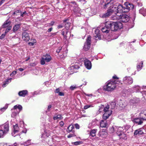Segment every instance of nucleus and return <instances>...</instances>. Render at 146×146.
Masks as SVG:
<instances>
[{
    "instance_id": "f257e3e1",
    "label": "nucleus",
    "mask_w": 146,
    "mask_h": 146,
    "mask_svg": "<svg viewBox=\"0 0 146 146\" xmlns=\"http://www.w3.org/2000/svg\"><path fill=\"white\" fill-rule=\"evenodd\" d=\"M101 3L104 5V8H106L109 7L107 12L102 15H100V17L102 18H106L109 16L111 15L114 13L116 15V13L117 12H121V9H119V5L117 3H113L112 1L110 0H101Z\"/></svg>"
},
{
    "instance_id": "f03ea898",
    "label": "nucleus",
    "mask_w": 146,
    "mask_h": 146,
    "mask_svg": "<svg viewBox=\"0 0 146 146\" xmlns=\"http://www.w3.org/2000/svg\"><path fill=\"white\" fill-rule=\"evenodd\" d=\"M116 81H109L107 82L104 86V89L106 91H111L115 88L117 86L116 84L118 83ZM119 83L120 82L119 81Z\"/></svg>"
},
{
    "instance_id": "7ed1b4c3",
    "label": "nucleus",
    "mask_w": 146,
    "mask_h": 146,
    "mask_svg": "<svg viewBox=\"0 0 146 146\" xmlns=\"http://www.w3.org/2000/svg\"><path fill=\"white\" fill-rule=\"evenodd\" d=\"M122 13L118 12L117 13H115L116 15L114 17V19H116L123 22H128L129 20V16L123 14Z\"/></svg>"
},
{
    "instance_id": "20e7f679",
    "label": "nucleus",
    "mask_w": 146,
    "mask_h": 146,
    "mask_svg": "<svg viewBox=\"0 0 146 146\" xmlns=\"http://www.w3.org/2000/svg\"><path fill=\"white\" fill-rule=\"evenodd\" d=\"M134 7L133 5L131 3L127 2L125 3L123 6L119 5V9H121V12H127L130 10L133 9Z\"/></svg>"
},
{
    "instance_id": "39448f33",
    "label": "nucleus",
    "mask_w": 146,
    "mask_h": 146,
    "mask_svg": "<svg viewBox=\"0 0 146 146\" xmlns=\"http://www.w3.org/2000/svg\"><path fill=\"white\" fill-rule=\"evenodd\" d=\"M9 130V125L7 123L0 125V138L2 137Z\"/></svg>"
},
{
    "instance_id": "423d86ee",
    "label": "nucleus",
    "mask_w": 146,
    "mask_h": 146,
    "mask_svg": "<svg viewBox=\"0 0 146 146\" xmlns=\"http://www.w3.org/2000/svg\"><path fill=\"white\" fill-rule=\"evenodd\" d=\"M70 5V9L72 10L74 13L77 14L80 13V10L75 2H71Z\"/></svg>"
},
{
    "instance_id": "0eeeda50",
    "label": "nucleus",
    "mask_w": 146,
    "mask_h": 146,
    "mask_svg": "<svg viewBox=\"0 0 146 146\" xmlns=\"http://www.w3.org/2000/svg\"><path fill=\"white\" fill-rule=\"evenodd\" d=\"M109 106L108 105L104 109V113L103 114V118L105 120L107 119L112 113V111L111 110H109Z\"/></svg>"
},
{
    "instance_id": "6e6552de",
    "label": "nucleus",
    "mask_w": 146,
    "mask_h": 146,
    "mask_svg": "<svg viewBox=\"0 0 146 146\" xmlns=\"http://www.w3.org/2000/svg\"><path fill=\"white\" fill-rule=\"evenodd\" d=\"M51 60V57L50 55L48 54H46L44 55L42 58L40 62L41 64L42 65H44L45 64V62H49Z\"/></svg>"
},
{
    "instance_id": "1a4fd4ad",
    "label": "nucleus",
    "mask_w": 146,
    "mask_h": 146,
    "mask_svg": "<svg viewBox=\"0 0 146 146\" xmlns=\"http://www.w3.org/2000/svg\"><path fill=\"white\" fill-rule=\"evenodd\" d=\"M91 37L89 36L87 38L86 42L85 43L83 49L86 51L88 50L90 48L91 41Z\"/></svg>"
},
{
    "instance_id": "9d476101",
    "label": "nucleus",
    "mask_w": 146,
    "mask_h": 146,
    "mask_svg": "<svg viewBox=\"0 0 146 146\" xmlns=\"http://www.w3.org/2000/svg\"><path fill=\"white\" fill-rule=\"evenodd\" d=\"M112 26H113L115 28L113 30L115 31L119 29H120L123 27L122 24L120 22H115L112 23Z\"/></svg>"
},
{
    "instance_id": "9b49d317",
    "label": "nucleus",
    "mask_w": 146,
    "mask_h": 146,
    "mask_svg": "<svg viewBox=\"0 0 146 146\" xmlns=\"http://www.w3.org/2000/svg\"><path fill=\"white\" fill-rule=\"evenodd\" d=\"M84 64L86 68L90 70L92 68L91 62L87 59H85L84 60Z\"/></svg>"
},
{
    "instance_id": "f8f14e48",
    "label": "nucleus",
    "mask_w": 146,
    "mask_h": 146,
    "mask_svg": "<svg viewBox=\"0 0 146 146\" xmlns=\"http://www.w3.org/2000/svg\"><path fill=\"white\" fill-rule=\"evenodd\" d=\"M123 81L127 84H130L132 83L133 80L132 78L130 77H124Z\"/></svg>"
},
{
    "instance_id": "ddd939ff",
    "label": "nucleus",
    "mask_w": 146,
    "mask_h": 146,
    "mask_svg": "<svg viewBox=\"0 0 146 146\" xmlns=\"http://www.w3.org/2000/svg\"><path fill=\"white\" fill-rule=\"evenodd\" d=\"M22 38L25 41H28L30 39L29 33L25 32L22 33Z\"/></svg>"
},
{
    "instance_id": "4468645a",
    "label": "nucleus",
    "mask_w": 146,
    "mask_h": 146,
    "mask_svg": "<svg viewBox=\"0 0 146 146\" xmlns=\"http://www.w3.org/2000/svg\"><path fill=\"white\" fill-rule=\"evenodd\" d=\"M98 135L100 137L104 138L107 136V133L105 131V130L103 129L99 132Z\"/></svg>"
},
{
    "instance_id": "2eb2a0df",
    "label": "nucleus",
    "mask_w": 146,
    "mask_h": 146,
    "mask_svg": "<svg viewBox=\"0 0 146 146\" xmlns=\"http://www.w3.org/2000/svg\"><path fill=\"white\" fill-rule=\"evenodd\" d=\"M13 125V131L12 133V134L13 136L15 137L17 134L15 135L19 131V129L17 124H16L15 125Z\"/></svg>"
},
{
    "instance_id": "dca6fc26",
    "label": "nucleus",
    "mask_w": 146,
    "mask_h": 146,
    "mask_svg": "<svg viewBox=\"0 0 146 146\" xmlns=\"http://www.w3.org/2000/svg\"><path fill=\"white\" fill-rule=\"evenodd\" d=\"M114 22L111 21L107 22L106 23V26L107 27H108V29H110V30L112 31H115V30H113V29H114L115 28L113 26H112V23Z\"/></svg>"
},
{
    "instance_id": "f3484780",
    "label": "nucleus",
    "mask_w": 146,
    "mask_h": 146,
    "mask_svg": "<svg viewBox=\"0 0 146 146\" xmlns=\"http://www.w3.org/2000/svg\"><path fill=\"white\" fill-rule=\"evenodd\" d=\"M139 102V100L138 99L137 100L134 99L133 100H130L129 104L131 106H132V107H133L134 106H136V105Z\"/></svg>"
},
{
    "instance_id": "a211bd4d",
    "label": "nucleus",
    "mask_w": 146,
    "mask_h": 146,
    "mask_svg": "<svg viewBox=\"0 0 146 146\" xmlns=\"http://www.w3.org/2000/svg\"><path fill=\"white\" fill-rule=\"evenodd\" d=\"M68 52V50L66 48L64 49L63 51H62V54H59L60 57L62 58H64L67 56V54Z\"/></svg>"
},
{
    "instance_id": "6ab92c4d",
    "label": "nucleus",
    "mask_w": 146,
    "mask_h": 146,
    "mask_svg": "<svg viewBox=\"0 0 146 146\" xmlns=\"http://www.w3.org/2000/svg\"><path fill=\"white\" fill-rule=\"evenodd\" d=\"M139 115L142 119L146 120V110H142L140 113Z\"/></svg>"
},
{
    "instance_id": "aec40b11",
    "label": "nucleus",
    "mask_w": 146,
    "mask_h": 146,
    "mask_svg": "<svg viewBox=\"0 0 146 146\" xmlns=\"http://www.w3.org/2000/svg\"><path fill=\"white\" fill-rule=\"evenodd\" d=\"M123 129L121 127H117V129H116V132L117 134L119 136H120L121 134L123 133Z\"/></svg>"
},
{
    "instance_id": "412c9836",
    "label": "nucleus",
    "mask_w": 146,
    "mask_h": 146,
    "mask_svg": "<svg viewBox=\"0 0 146 146\" xmlns=\"http://www.w3.org/2000/svg\"><path fill=\"white\" fill-rule=\"evenodd\" d=\"M100 125L102 127H107L108 125L106 120H102L100 122Z\"/></svg>"
},
{
    "instance_id": "4be33fe9",
    "label": "nucleus",
    "mask_w": 146,
    "mask_h": 146,
    "mask_svg": "<svg viewBox=\"0 0 146 146\" xmlns=\"http://www.w3.org/2000/svg\"><path fill=\"white\" fill-rule=\"evenodd\" d=\"M119 106L122 108H124L126 105V102H125L121 100L119 101Z\"/></svg>"
},
{
    "instance_id": "5701e85b",
    "label": "nucleus",
    "mask_w": 146,
    "mask_h": 146,
    "mask_svg": "<svg viewBox=\"0 0 146 146\" xmlns=\"http://www.w3.org/2000/svg\"><path fill=\"white\" fill-rule=\"evenodd\" d=\"M94 36L96 38H98L99 39L101 38V36L100 33V30L99 29H96L95 31V33L94 34Z\"/></svg>"
},
{
    "instance_id": "b1692460",
    "label": "nucleus",
    "mask_w": 146,
    "mask_h": 146,
    "mask_svg": "<svg viewBox=\"0 0 146 146\" xmlns=\"http://www.w3.org/2000/svg\"><path fill=\"white\" fill-rule=\"evenodd\" d=\"M27 91L26 90H23L20 91L18 94L20 96L25 97L27 94Z\"/></svg>"
},
{
    "instance_id": "393cba45",
    "label": "nucleus",
    "mask_w": 146,
    "mask_h": 146,
    "mask_svg": "<svg viewBox=\"0 0 146 146\" xmlns=\"http://www.w3.org/2000/svg\"><path fill=\"white\" fill-rule=\"evenodd\" d=\"M143 133V131L141 129H139L135 130L134 132V135H140Z\"/></svg>"
},
{
    "instance_id": "a878e982",
    "label": "nucleus",
    "mask_w": 146,
    "mask_h": 146,
    "mask_svg": "<svg viewBox=\"0 0 146 146\" xmlns=\"http://www.w3.org/2000/svg\"><path fill=\"white\" fill-rule=\"evenodd\" d=\"M141 119L140 118H135L134 119L133 121L135 123L138 125H140L143 123V121L141 120Z\"/></svg>"
},
{
    "instance_id": "bb28decb",
    "label": "nucleus",
    "mask_w": 146,
    "mask_h": 146,
    "mask_svg": "<svg viewBox=\"0 0 146 146\" xmlns=\"http://www.w3.org/2000/svg\"><path fill=\"white\" fill-rule=\"evenodd\" d=\"M105 27L102 28L101 29V31L103 33H108L109 32L110 29H108V27H107L106 26V24H105Z\"/></svg>"
},
{
    "instance_id": "cd10ccee",
    "label": "nucleus",
    "mask_w": 146,
    "mask_h": 146,
    "mask_svg": "<svg viewBox=\"0 0 146 146\" xmlns=\"http://www.w3.org/2000/svg\"><path fill=\"white\" fill-rule=\"evenodd\" d=\"M11 24V22L8 20L6 21L4 23L3 25V28H6L7 27H9L10 26Z\"/></svg>"
},
{
    "instance_id": "c85d7f7f",
    "label": "nucleus",
    "mask_w": 146,
    "mask_h": 146,
    "mask_svg": "<svg viewBox=\"0 0 146 146\" xmlns=\"http://www.w3.org/2000/svg\"><path fill=\"white\" fill-rule=\"evenodd\" d=\"M73 125H70L67 128V132H70L72 131V133L74 132V131L73 130Z\"/></svg>"
},
{
    "instance_id": "c756f323",
    "label": "nucleus",
    "mask_w": 146,
    "mask_h": 146,
    "mask_svg": "<svg viewBox=\"0 0 146 146\" xmlns=\"http://www.w3.org/2000/svg\"><path fill=\"white\" fill-rule=\"evenodd\" d=\"M12 79V78H10L8 79H7L4 82L3 84V87H5L9 83L11 82Z\"/></svg>"
},
{
    "instance_id": "7c9ffc66",
    "label": "nucleus",
    "mask_w": 146,
    "mask_h": 146,
    "mask_svg": "<svg viewBox=\"0 0 146 146\" xmlns=\"http://www.w3.org/2000/svg\"><path fill=\"white\" fill-rule=\"evenodd\" d=\"M139 13L142 14L144 16H146V9L142 8L139 10Z\"/></svg>"
},
{
    "instance_id": "2f4dec72",
    "label": "nucleus",
    "mask_w": 146,
    "mask_h": 146,
    "mask_svg": "<svg viewBox=\"0 0 146 146\" xmlns=\"http://www.w3.org/2000/svg\"><path fill=\"white\" fill-rule=\"evenodd\" d=\"M11 110L12 111V113L11 115V116L12 117H15L19 113V112H18L17 111H16V110H15L12 109Z\"/></svg>"
},
{
    "instance_id": "473e14b6",
    "label": "nucleus",
    "mask_w": 146,
    "mask_h": 146,
    "mask_svg": "<svg viewBox=\"0 0 146 146\" xmlns=\"http://www.w3.org/2000/svg\"><path fill=\"white\" fill-rule=\"evenodd\" d=\"M50 135V133L48 132L45 131L44 133L42 134V137L46 138L48 137Z\"/></svg>"
},
{
    "instance_id": "72a5a7b5",
    "label": "nucleus",
    "mask_w": 146,
    "mask_h": 146,
    "mask_svg": "<svg viewBox=\"0 0 146 146\" xmlns=\"http://www.w3.org/2000/svg\"><path fill=\"white\" fill-rule=\"evenodd\" d=\"M99 109L98 111V112L99 113L102 112L103 111H104V109L106 108V107H104V106L101 105L100 106H99Z\"/></svg>"
},
{
    "instance_id": "f704fd0d",
    "label": "nucleus",
    "mask_w": 146,
    "mask_h": 146,
    "mask_svg": "<svg viewBox=\"0 0 146 146\" xmlns=\"http://www.w3.org/2000/svg\"><path fill=\"white\" fill-rule=\"evenodd\" d=\"M97 131V129H93L90 132V135L93 137L95 136L96 135V133Z\"/></svg>"
},
{
    "instance_id": "c9c22d12",
    "label": "nucleus",
    "mask_w": 146,
    "mask_h": 146,
    "mask_svg": "<svg viewBox=\"0 0 146 146\" xmlns=\"http://www.w3.org/2000/svg\"><path fill=\"white\" fill-rule=\"evenodd\" d=\"M20 26V24H18L15 25L13 27V31L14 32L17 31L19 29Z\"/></svg>"
},
{
    "instance_id": "e433bc0d",
    "label": "nucleus",
    "mask_w": 146,
    "mask_h": 146,
    "mask_svg": "<svg viewBox=\"0 0 146 146\" xmlns=\"http://www.w3.org/2000/svg\"><path fill=\"white\" fill-rule=\"evenodd\" d=\"M31 40V42L28 43L29 45L30 46H33L36 43V42L35 39H33Z\"/></svg>"
},
{
    "instance_id": "4c0bfd02",
    "label": "nucleus",
    "mask_w": 146,
    "mask_h": 146,
    "mask_svg": "<svg viewBox=\"0 0 146 146\" xmlns=\"http://www.w3.org/2000/svg\"><path fill=\"white\" fill-rule=\"evenodd\" d=\"M63 118L61 115H58L56 116H54L53 117V119L54 120H56L58 119H61Z\"/></svg>"
},
{
    "instance_id": "58836bf2",
    "label": "nucleus",
    "mask_w": 146,
    "mask_h": 146,
    "mask_svg": "<svg viewBox=\"0 0 146 146\" xmlns=\"http://www.w3.org/2000/svg\"><path fill=\"white\" fill-rule=\"evenodd\" d=\"M143 64V62H141V63H139V64H137V68L139 71V70H140L141 69V68L142 67V65Z\"/></svg>"
},
{
    "instance_id": "ea45409f",
    "label": "nucleus",
    "mask_w": 146,
    "mask_h": 146,
    "mask_svg": "<svg viewBox=\"0 0 146 146\" xmlns=\"http://www.w3.org/2000/svg\"><path fill=\"white\" fill-rule=\"evenodd\" d=\"M120 137V138L122 139H126L127 137L125 134H124L123 133H122L121 134V135Z\"/></svg>"
},
{
    "instance_id": "a19ab883",
    "label": "nucleus",
    "mask_w": 146,
    "mask_h": 146,
    "mask_svg": "<svg viewBox=\"0 0 146 146\" xmlns=\"http://www.w3.org/2000/svg\"><path fill=\"white\" fill-rule=\"evenodd\" d=\"M117 129V127L113 126L110 129V131L111 133H113L115 132H116V129Z\"/></svg>"
},
{
    "instance_id": "79ce46f5",
    "label": "nucleus",
    "mask_w": 146,
    "mask_h": 146,
    "mask_svg": "<svg viewBox=\"0 0 146 146\" xmlns=\"http://www.w3.org/2000/svg\"><path fill=\"white\" fill-rule=\"evenodd\" d=\"M72 66L74 67V69H75L76 71H77V70L79 68V66L78 63H76L74 65H72Z\"/></svg>"
},
{
    "instance_id": "37998d69",
    "label": "nucleus",
    "mask_w": 146,
    "mask_h": 146,
    "mask_svg": "<svg viewBox=\"0 0 146 146\" xmlns=\"http://www.w3.org/2000/svg\"><path fill=\"white\" fill-rule=\"evenodd\" d=\"M68 70L72 72V73H73L74 72H77L76 70H75V69H74V67L72 66L68 68Z\"/></svg>"
},
{
    "instance_id": "c03bdc74",
    "label": "nucleus",
    "mask_w": 146,
    "mask_h": 146,
    "mask_svg": "<svg viewBox=\"0 0 146 146\" xmlns=\"http://www.w3.org/2000/svg\"><path fill=\"white\" fill-rule=\"evenodd\" d=\"M94 107V106L93 105H87L84 106V110H86L89 108L93 107Z\"/></svg>"
},
{
    "instance_id": "a18cd8bd",
    "label": "nucleus",
    "mask_w": 146,
    "mask_h": 146,
    "mask_svg": "<svg viewBox=\"0 0 146 146\" xmlns=\"http://www.w3.org/2000/svg\"><path fill=\"white\" fill-rule=\"evenodd\" d=\"M21 11L19 10H17L15 11L13 13L14 15H19V13L21 14Z\"/></svg>"
},
{
    "instance_id": "49530a36",
    "label": "nucleus",
    "mask_w": 146,
    "mask_h": 146,
    "mask_svg": "<svg viewBox=\"0 0 146 146\" xmlns=\"http://www.w3.org/2000/svg\"><path fill=\"white\" fill-rule=\"evenodd\" d=\"M70 25V23L69 22L66 23V24H65V28L66 29H68L69 28Z\"/></svg>"
},
{
    "instance_id": "de8ad7c7",
    "label": "nucleus",
    "mask_w": 146,
    "mask_h": 146,
    "mask_svg": "<svg viewBox=\"0 0 146 146\" xmlns=\"http://www.w3.org/2000/svg\"><path fill=\"white\" fill-rule=\"evenodd\" d=\"M12 27L11 26H9L6 29L5 31V34L7 33L11 29Z\"/></svg>"
},
{
    "instance_id": "09e8293b",
    "label": "nucleus",
    "mask_w": 146,
    "mask_h": 146,
    "mask_svg": "<svg viewBox=\"0 0 146 146\" xmlns=\"http://www.w3.org/2000/svg\"><path fill=\"white\" fill-rule=\"evenodd\" d=\"M72 134H70L69 135H68L67 136L68 138H70L76 136V135L74 134V132Z\"/></svg>"
},
{
    "instance_id": "8fccbe9b",
    "label": "nucleus",
    "mask_w": 146,
    "mask_h": 146,
    "mask_svg": "<svg viewBox=\"0 0 146 146\" xmlns=\"http://www.w3.org/2000/svg\"><path fill=\"white\" fill-rule=\"evenodd\" d=\"M110 105L112 106V109H113L115 107L116 105V103L114 102H111Z\"/></svg>"
},
{
    "instance_id": "3c124183",
    "label": "nucleus",
    "mask_w": 146,
    "mask_h": 146,
    "mask_svg": "<svg viewBox=\"0 0 146 146\" xmlns=\"http://www.w3.org/2000/svg\"><path fill=\"white\" fill-rule=\"evenodd\" d=\"M31 140H29L25 142L24 145H29L31 144Z\"/></svg>"
},
{
    "instance_id": "603ef678",
    "label": "nucleus",
    "mask_w": 146,
    "mask_h": 146,
    "mask_svg": "<svg viewBox=\"0 0 146 146\" xmlns=\"http://www.w3.org/2000/svg\"><path fill=\"white\" fill-rule=\"evenodd\" d=\"M17 73V72L15 71H13L10 74V76H13L15 75Z\"/></svg>"
},
{
    "instance_id": "864d4df0",
    "label": "nucleus",
    "mask_w": 146,
    "mask_h": 146,
    "mask_svg": "<svg viewBox=\"0 0 146 146\" xmlns=\"http://www.w3.org/2000/svg\"><path fill=\"white\" fill-rule=\"evenodd\" d=\"M18 109L19 110V111H18V112H19V113L20 112V111L22 110V107L21 106V105H18Z\"/></svg>"
},
{
    "instance_id": "5fc2aeb1",
    "label": "nucleus",
    "mask_w": 146,
    "mask_h": 146,
    "mask_svg": "<svg viewBox=\"0 0 146 146\" xmlns=\"http://www.w3.org/2000/svg\"><path fill=\"white\" fill-rule=\"evenodd\" d=\"M75 145H80L81 144V142L80 141H76L73 143Z\"/></svg>"
},
{
    "instance_id": "6e6d98bb",
    "label": "nucleus",
    "mask_w": 146,
    "mask_h": 146,
    "mask_svg": "<svg viewBox=\"0 0 146 146\" xmlns=\"http://www.w3.org/2000/svg\"><path fill=\"white\" fill-rule=\"evenodd\" d=\"M134 87L136 89V90H136L137 91H138L140 90V87L138 86H135Z\"/></svg>"
},
{
    "instance_id": "4d7b16f0",
    "label": "nucleus",
    "mask_w": 146,
    "mask_h": 146,
    "mask_svg": "<svg viewBox=\"0 0 146 146\" xmlns=\"http://www.w3.org/2000/svg\"><path fill=\"white\" fill-rule=\"evenodd\" d=\"M7 107H4L3 108H1L0 111H4L7 108Z\"/></svg>"
},
{
    "instance_id": "13d9d810",
    "label": "nucleus",
    "mask_w": 146,
    "mask_h": 146,
    "mask_svg": "<svg viewBox=\"0 0 146 146\" xmlns=\"http://www.w3.org/2000/svg\"><path fill=\"white\" fill-rule=\"evenodd\" d=\"M21 16L23 17L25 15L27 14V13L26 11H25L23 13H22V12L21 11Z\"/></svg>"
},
{
    "instance_id": "bf43d9fd",
    "label": "nucleus",
    "mask_w": 146,
    "mask_h": 146,
    "mask_svg": "<svg viewBox=\"0 0 146 146\" xmlns=\"http://www.w3.org/2000/svg\"><path fill=\"white\" fill-rule=\"evenodd\" d=\"M62 48L61 47H59L56 50V52L59 53L60 51V50H62Z\"/></svg>"
},
{
    "instance_id": "052dcab7",
    "label": "nucleus",
    "mask_w": 146,
    "mask_h": 146,
    "mask_svg": "<svg viewBox=\"0 0 146 146\" xmlns=\"http://www.w3.org/2000/svg\"><path fill=\"white\" fill-rule=\"evenodd\" d=\"M62 48L61 47H59L56 50V52L59 53L60 51V50H62Z\"/></svg>"
},
{
    "instance_id": "680f3d73",
    "label": "nucleus",
    "mask_w": 146,
    "mask_h": 146,
    "mask_svg": "<svg viewBox=\"0 0 146 146\" xmlns=\"http://www.w3.org/2000/svg\"><path fill=\"white\" fill-rule=\"evenodd\" d=\"M142 95L143 96L144 98L145 97V96H146V91H144L142 92Z\"/></svg>"
},
{
    "instance_id": "e2e57ef3",
    "label": "nucleus",
    "mask_w": 146,
    "mask_h": 146,
    "mask_svg": "<svg viewBox=\"0 0 146 146\" xmlns=\"http://www.w3.org/2000/svg\"><path fill=\"white\" fill-rule=\"evenodd\" d=\"M75 126L76 128L77 129H79L80 128V126L77 123H76L75 124Z\"/></svg>"
},
{
    "instance_id": "0e129e2a",
    "label": "nucleus",
    "mask_w": 146,
    "mask_h": 146,
    "mask_svg": "<svg viewBox=\"0 0 146 146\" xmlns=\"http://www.w3.org/2000/svg\"><path fill=\"white\" fill-rule=\"evenodd\" d=\"M18 105H16L12 109L15 110H16V111H17V108H18Z\"/></svg>"
},
{
    "instance_id": "69168bd1",
    "label": "nucleus",
    "mask_w": 146,
    "mask_h": 146,
    "mask_svg": "<svg viewBox=\"0 0 146 146\" xmlns=\"http://www.w3.org/2000/svg\"><path fill=\"white\" fill-rule=\"evenodd\" d=\"M5 34H2L1 35V36H0V38L1 39H3V38H4V37L5 36Z\"/></svg>"
},
{
    "instance_id": "338daca9",
    "label": "nucleus",
    "mask_w": 146,
    "mask_h": 146,
    "mask_svg": "<svg viewBox=\"0 0 146 146\" xmlns=\"http://www.w3.org/2000/svg\"><path fill=\"white\" fill-rule=\"evenodd\" d=\"M84 94L86 96H88V97H92V96H93V95L92 94H86V93H84Z\"/></svg>"
},
{
    "instance_id": "774afa93",
    "label": "nucleus",
    "mask_w": 146,
    "mask_h": 146,
    "mask_svg": "<svg viewBox=\"0 0 146 146\" xmlns=\"http://www.w3.org/2000/svg\"><path fill=\"white\" fill-rule=\"evenodd\" d=\"M58 95L60 96H64V94L63 93L61 92H60L58 93Z\"/></svg>"
}]
</instances>
